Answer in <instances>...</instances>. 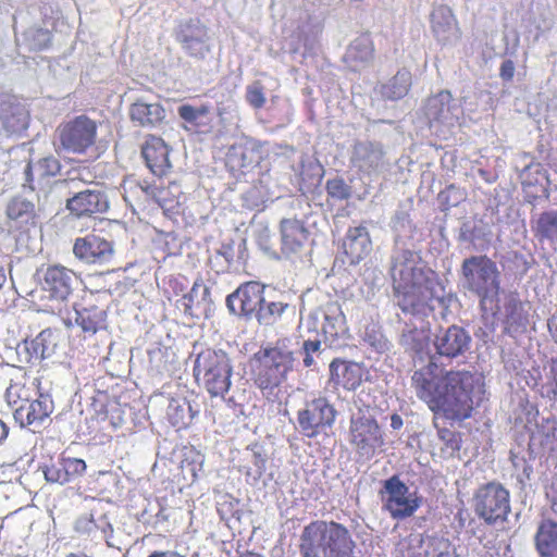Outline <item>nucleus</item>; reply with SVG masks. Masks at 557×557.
<instances>
[{
    "mask_svg": "<svg viewBox=\"0 0 557 557\" xmlns=\"http://www.w3.org/2000/svg\"><path fill=\"white\" fill-rule=\"evenodd\" d=\"M411 383L417 397L434 416L433 424L444 445L442 450L454 457L462 446L461 433L438 425L437 419L460 423L472 418L484 393V382L469 370L441 369L431 360L413 372Z\"/></svg>",
    "mask_w": 557,
    "mask_h": 557,
    "instance_id": "obj_1",
    "label": "nucleus"
},
{
    "mask_svg": "<svg viewBox=\"0 0 557 557\" xmlns=\"http://www.w3.org/2000/svg\"><path fill=\"white\" fill-rule=\"evenodd\" d=\"M444 290L437 274L412 262H403L393 274V294L397 307L405 314L426 319L435 311L434 302L442 304L438 290Z\"/></svg>",
    "mask_w": 557,
    "mask_h": 557,
    "instance_id": "obj_2",
    "label": "nucleus"
},
{
    "mask_svg": "<svg viewBox=\"0 0 557 557\" xmlns=\"http://www.w3.org/2000/svg\"><path fill=\"white\" fill-rule=\"evenodd\" d=\"M294 361V352L287 338H278L273 344L261 346L251 356V380L268 401L281 400L282 385L293 370Z\"/></svg>",
    "mask_w": 557,
    "mask_h": 557,
    "instance_id": "obj_3",
    "label": "nucleus"
},
{
    "mask_svg": "<svg viewBox=\"0 0 557 557\" xmlns=\"http://www.w3.org/2000/svg\"><path fill=\"white\" fill-rule=\"evenodd\" d=\"M298 548L301 557H355L356 542L345 524L317 519L304 527Z\"/></svg>",
    "mask_w": 557,
    "mask_h": 557,
    "instance_id": "obj_4",
    "label": "nucleus"
},
{
    "mask_svg": "<svg viewBox=\"0 0 557 557\" xmlns=\"http://www.w3.org/2000/svg\"><path fill=\"white\" fill-rule=\"evenodd\" d=\"M5 398L13 409L15 422L22 428H32L34 432L50 421L54 410L52 397L40 392V383L35 379L13 381L5 391Z\"/></svg>",
    "mask_w": 557,
    "mask_h": 557,
    "instance_id": "obj_5",
    "label": "nucleus"
},
{
    "mask_svg": "<svg viewBox=\"0 0 557 557\" xmlns=\"http://www.w3.org/2000/svg\"><path fill=\"white\" fill-rule=\"evenodd\" d=\"M193 372L197 384L211 397H224L230 391L233 367L223 350L202 349L195 359Z\"/></svg>",
    "mask_w": 557,
    "mask_h": 557,
    "instance_id": "obj_6",
    "label": "nucleus"
},
{
    "mask_svg": "<svg viewBox=\"0 0 557 557\" xmlns=\"http://www.w3.org/2000/svg\"><path fill=\"white\" fill-rule=\"evenodd\" d=\"M465 288L476 295L484 305L495 300L500 289V273L495 261L486 255L466 258L460 268Z\"/></svg>",
    "mask_w": 557,
    "mask_h": 557,
    "instance_id": "obj_7",
    "label": "nucleus"
},
{
    "mask_svg": "<svg viewBox=\"0 0 557 557\" xmlns=\"http://www.w3.org/2000/svg\"><path fill=\"white\" fill-rule=\"evenodd\" d=\"M475 515L488 525L504 523L510 513V493L499 482L485 483L473 495Z\"/></svg>",
    "mask_w": 557,
    "mask_h": 557,
    "instance_id": "obj_8",
    "label": "nucleus"
},
{
    "mask_svg": "<svg viewBox=\"0 0 557 557\" xmlns=\"http://www.w3.org/2000/svg\"><path fill=\"white\" fill-rule=\"evenodd\" d=\"M383 509L394 520H405L412 517L422 505V497L400 480L397 474L383 482L379 492Z\"/></svg>",
    "mask_w": 557,
    "mask_h": 557,
    "instance_id": "obj_9",
    "label": "nucleus"
},
{
    "mask_svg": "<svg viewBox=\"0 0 557 557\" xmlns=\"http://www.w3.org/2000/svg\"><path fill=\"white\" fill-rule=\"evenodd\" d=\"M57 133L65 151L85 154L96 144L98 125L87 115H78L60 124Z\"/></svg>",
    "mask_w": 557,
    "mask_h": 557,
    "instance_id": "obj_10",
    "label": "nucleus"
},
{
    "mask_svg": "<svg viewBox=\"0 0 557 557\" xmlns=\"http://www.w3.org/2000/svg\"><path fill=\"white\" fill-rule=\"evenodd\" d=\"M337 411L325 396H319L306 404L297 413V420L302 434L309 438L317 437L326 428H331Z\"/></svg>",
    "mask_w": 557,
    "mask_h": 557,
    "instance_id": "obj_11",
    "label": "nucleus"
},
{
    "mask_svg": "<svg viewBox=\"0 0 557 557\" xmlns=\"http://www.w3.org/2000/svg\"><path fill=\"white\" fill-rule=\"evenodd\" d=\"M349 442L361 456L372 457L377 447L384 444L381 428L371 416H358L350 419Z\"/></svg>",
    "mask_w": 557,
    "mask_h": 557,
    "instance_id": "obj_12",
    "label": "nucleus"
},
{
    "mask_svg": "<svg viewBox=\"0 0 557 557\" xmlns=\"http://www.w3.org/2000/svg\"><path fill=\"white\" fill-rule=\"evenodd\" d=\"M73 253L77 259L88 264H103L111 261L114 248L111 242L91 233L75 239Z\"/></svg>",
    "mask_w": 557,
    "mask_h": 557,
    "instance_id": "obj_13",
    "label": "nucleus"
},
{
    "mask_svg": "<svg viewBox=\"0 0 557 557\" xmlns=\"http://www.w3.org/2000/svg\"><path fill=\"white\" fill-rule=\"evenodd\" d=\"M264 286L258 282H246L242 284L234 293L227 296L226 305L235 314L245 317L257 315L259 308L263 304Z\"/></svg>",
    "mask_w": 557,
    "mask_h": 557,
    "instance_id": "obj_14",
    "label": "nucleus"
},
{
    "mask_svg": "<svg viewBox=\"0 0 557 557\" xmlns=\"http://www.w3.org/2000/svg\"><path fill=\"white\" fill-rule=\"evenodd\" d=\"M29 111L10 94H0V121L4 132L9 135H20L28 128Z\"/></svg>",
    "mask_w": 557,
    "mask_h": 557,
    "instance_id": "obj_15",
    "label": "nucleus"
},
{
    "mask_svg": "<svg viewBox=\"0 0 557 557\" xmlns=\"http://www.w3.org/2000/svg\"><path fill=\"white\" fill-rule=\"evenodd\" d=\"M66 209L76 218L92 216L107 212L109 200L101 190L86 189L69 198Z\"/></svg>",
    "mask_w": 557,
    "mask_h": 557,
    "instance_id": "obj_16",
    "label": "nucleus"
},
{
    "mask_svg": "<svg viewBox=\"0 0 557 557\" xmlns=\"http://www.w3.org/2000/svg\"><path fill=\"white\" fill-rule=\"evenodd\" d=\"M75 273L63 265H49L44 272L41 286L51 299L64 301L72 294Z\"/></svg>",
    "mask_w": 557,
    "mask_h": 557,
    "instance_id": "obj_17",
    "label": "nucleus"
},
{
    "mask_svg": "<svg viewBox=\"0 0 557 557\" xmlns=\"http://www.w3.org/2000/svg\"><path fill=\"white\" fill-rule=\"evenodd\" d=\"M141 156L148 169L154 175L162 177L171 168L170 147L159 136L148 135L141 146Z\"/></svg>",
    "mask_w": 557,
    "mask_h": 557,
    "instance_id": "obj_18",
    "label": "nucleus"
},
{
    "mask_svg": "<svg viewBox=\"0 0 557 557\" xmlns=\"http://www.w3.org/2000/svg\"><path fill=\"white\" fill-rule=\"evenodd\" d=\"M470 343V335L463 327L457 325L441 331L434 338L436 352L449 359L463 355L469 349Z\"/></svg>",
    "mask_w": 557,
    "mask_h": 557,
    "instance_id": "obj_19",
    "label": "nucleus"
},
{
    "mask_svg": "<svg viewBox=\"0 0 557 557\" xmlns=\"http://www.w3.org/2000/svg\"><path fill=\"white\" fill-rule=\"evenodd\" d=\"M75 322L83 332L96 334L104 326L107 313L99 307L92 296L83 297L74 304Z\"/></svg>",
    "mask_w": 557,
    "mask_h": 557,
    "instance_id": "obj_20",
    "label": "nucleus"
},
{
    "mask_svg": "<svg viewBox=\"0 0 557 557\" xmlns=\"http://www.w3.org/2000/svg\"><path fill=\"white\" fill-rule=\"evenodd\" d=\"M281 249L284 255L300 251L309 239V230L297 219H283L280 223Z\"/></svg>",
    "mask_w": 557,
    "mask_h": 557,
    "instance_id": "obj_21",
    "label": "nucleus"
},
{
    "mask_svg": "<svg viewBox=\"0 0 557 557\" xmlns=\"http://www.w3.org/2000/svg\"><path fill=\"white\" fill-rule=\"evenodd\" d=\"M330 380L336 386L355 391L362 383V368L360 363L335 358L330 363Z\"/></svg>",
    "mask_w": 557,
    "mask_h": 557,
    "instance_id": "obj_22",
    "label": "nucleus"
},
{
    "mask_svg": "<svg viewBox=\"0 0 557 557\" xmlns=\"http://www.w3.org/2000/svg\"><path fill=\"white\" fill-rule=\"evenodd\" d=\"M323 321L321 332L325 342L333 344L347 331L346 318L338 302H327L321 310Z\"/></svg>",
    "mask_w": 557,
    "mask_h": 557,
    "instance_id": "obj_23",
    "label": "nucleus"
},
{
    "mask_svg": "<svg viewBox=\"0 0 557 557\" xmlns=\"http://www.w3.org/2000/svg\"><path fill=\"white\" fill-rule=\"evenodd\" d=\"M128 113L133 123L146 128L160 126L166 116L165 109L161 103H148L144 100H136L132 103Z\"/></svg>",
    "mask_w": 557,
    "mask_h": 557,
    "instance_id": "obj_24",
    "label": "nucleus"
},
{
    "mask_svg": "<svg viewBox=\"0 0 557 557\" xmlns=\"http://www.w3.org/2000/svg\"><path fill=\"white\" fill-rule=\"evenodd\" d=\"M7 216L21 231H29L38 222L35 205L22 197L12 198L7 206Z\"/></svg>",
    "mask_w": 557,
    "mask_h": 557,
    "instance_id": "obj_25",
    "label": "nucleus"
},
{
    "mask_svg": "<svg viewBox=\"0 0 557 557\" xmlns=\"http://www.w3.org/2000/svg\"><path fill=\"white\" fill-rule=\"evenodd\" d=\"M372 243L364 226L349 227L344 242V251L350 263L363 260L371 251Z\"/></svg>",
    "mask_w": 557,
    "mask_h": 557,
    "instance_id": "obj_26",
    "label": "nucleus"
},
{
    "mask_svg": "<svg viewBox=\"0 0 557 557\" xmlns=\"http://www.w3.org/2000/svg\"><path fill=\"white\" fill-rule=\"evenodd\" d=\"M374 42L369 34H362L348 46L344 55V62L357 70L359 66L370 63L374 59Z\"/></svg>",
    "mask_w": 557,
    "mask_h": 557,
    "instance_id": "obj_27",
    "label": "nucleus"
},
{
    "mask_svg": "<svg viewBox=\"0 0 557 557\" xmlns=\"http://www.w3.org/2000/svg\"><path fill=\"white\" fill-rule=\"evenodd\" d=\"M177 40L184 50L193 58L205 59L206 54L210 51L205 28H193L188 25L186 29H183L177 35Z\"/></svg>",
    "mask_w": 557,
    "mask_h": 557,
    "instance_id": "obj_28",
    "label": "nucleus"
},
{
    "mask_svg": "<svg viewBox=\"0 0 557 557\" xmlns=\"http://www.w3.org/2000/svg\"><path fill=\"white\" fill-rule=\"evenodd\" d=\"M536 552L541 557H557V522L544 519L534 536Z\"/></svg>",
    "mask_w": 557,
    "mask_h": 557,
    "instance_id": "obj_29",
    "label": "nucleus"
},
{
    "mask_svg": "<svg viewBox=\"0 0 557 557\" xmlns=\"http://www.w3.org/2000/svg\"><path fill=\"white\" fill-rule=\"evenodd\" d=\"M382 159V150L368 143L355 147L351 162L360 172L370 175L380 168Z\"/></svg>",
    "mask_w": 557,
    "mask_h": 557,
    "instance_id": "obj_30",
    "label": "nucleus"
},
{
    "mask_svg": "<svg viewBox=\"0 0 557 557\" xmlns=\"http://www.w3.org/2000/svg\"><path fill=\"white\" fill-rule=\"evenodd\" d=\"M532 232L540 243L557 244V210L540 213L532 222Z\"/></svg>",
    "mask_w": 557,
    "mask_h": 557,
    "instance_id": "obj_31",
    "label": "nucleus"
},
{
    "mask_svg": "<svg viewBox=\"0 0 557 557\" xmlns=\"http://www.w3.org/2000/svg\"><path fill=\"white\" fill-rule=\"evenodd\" d=\"M412 77L410 71L401 69L381 87V95L386 100H399L410 90Z\"/></svg>",
    "mask_w": 557,
    "mask_h": 557,
    "instance_id": "obj_32",
    "label": "nucleus"
},
{
    "mask_svg": "<svg viewBox=\"0 0 557 557\" xmlns=\"http://www.w3.org/2000/svg\"><path fill=\"white\" fill-rule=\"evenodd\" d=\"M123 198L126 202L133 205L150 200L148 188H152L147 182H139L134 178H125L121 185Z\"/></svg>",
    "mask_w": 557,
    "mask_h": 557,
    "instance_id": "obj_33",
    "label": "nucleus"
},
{
    "mask_svg": "<svg viewBox=\"0 0 557 557\" xmlns=\"http://www.w3.org/2000/svg\"><path fill=\"white\" fill-rule=\"evenodd\" d=\"M177 112L182 120L195 127L206 126L210 123L209 114L211 107L209 104H201L199 107L183 104L178 107Z\"/></svg>",
    "mask_w": 557,
    "mask_h": 557,
    "instance_id": "obj_34",
    "label": "nucleus"
},
{
    "mask_svg": "<svg viewBox=\"0 0 557 557\" xmlns=\"http://www.w3.org/2000/svg\"><path fill=\"white\" fill-rule=\"evenodd\" d=\"M431 24L433 34L443 42L449 39V35L455 26L453 15L445 10L434 12L431 16Z\"/></svg>",
    "mask_w": 557,
    "mask_h": 557,
    "instance_id": "obj_35",
    "label": "nucleus"
},
{
    "mask_svg": "<svg viewBox=\"0 0 557 557\" xmlns=\"http://www.w3.org/2000/svg\"><path fill=\"white\" fill-rule=\"evenodd\" d=\"M59 335L51 329L41 331L33 342V348L40 358L50 357L58 345Z\"/></svg>",
    "mask_w": 557,
    "mask_h": 557,
    "instance_id": "obj_36",
    "label": "nucleus"
},
{
    "mask_svg": "<svg viewBox=\"0 0 557 557\" xmlns=\"http://www.w3.org/2000/svg\"><path fill=\"white\" fill-rule=\"evenodd\" d=\"M172 188L177 189L174 184L168 186H152L148 188L150 193V200L158 203L164 210H173L178 205V197L172 191Z\"/></svg>",
    "mask_w": 557,
    "mask_h": 557,
    "instance_id": "obj_37",
    "label": "nucleus"
},
{
    "mask_svg": "<svg viewBox=\"0 0 557 557\" xmlns=\"http://www.w3.org/2000/svg\"><path fill=\"white\" fill-rule=\"evenodd\" d=\"M162 293L169 301L178 299L188 289V280L182 275H169L162 281Z\"/></svg>",
    "mask_w": 557,
    "mask_h": 557,
    "instance_id": "obj_38",
    "label": "nucleus"
},
{
    "mask_svg": "<svg viewBox=\"0 0 557 557\" xmlns=\"http://www.w3.org/2000/svg\"><path fill=\"white\" fill-rule=\"evenodd\" d=\"M286 308L287 305L281 301H271L268 304L263 301L258 310L256 318L260 324L271 325L281 318Z\"/></svg>",
    "mask_w": 557,
    "mask_h": 557,
    "instance_id": "obj_39",
    "label": "nucleus"
},
{
    "mask_svg": "<svg viewBox=\"0 0 557 557\" xmlns=\"http://www.w3.org/2000/svg\"><path fill=\"white\" fill-rule=\"evenodd\" d=\"M465 198V193L455 184L448 185L437 195V201L442 211H448L450 208L458 206Z\"/></svg>",
    "mask_w": 557,
    "mask_h": 557,
    "instance_id": "obj_40",
    "label": "nucleus"
},
{
    "mask_svg": "<svg viewBox=\"0 0 557 557\" xmlns=\"http://www.w3.org/2000/svg\"><path fill=\"white\" fill-rule=\"evenodd\" d=\"M60 171L61 163L52 156L41 158L37 163H35L37 181H46L54 177L60 173Z\"/></svg>",
    "mask_w": 557,
    "mask_h": 557,
    "instance_id": "obj_41",
    "label": "nucleus"
},
{
    "mask_svg": "<svg viewBox=\"0 0 557 557\" xmlns=\"http://www.w3.org/2000/svg\"><path fill=\"white\" fill-rule=\"evenodd\" d=\"M245 97L249 106L256 110L263 108L267 101L264 87L260 82H255L253 84L248 85Z\"/></svg>",
    "mask_w": 557,
    "mask_h": 557,
    "instance_id": "obj_42",
    "label": "nucleus"
},
{
    "mask_svg": "<svg viewBox=\"0 0 557 557\" xmlns=\"http://www.w3.org/2000/svg\"><path fill=\"white\" fill-rule=\"evenodd\" d=\"M325 189L331 198L337 200L348 199L350 196V187L343 178H332L326 182Z\"/></svg>",
    "mask_w": 557,
    "mask_h": 557,
    "instance_id": "obj_43",
    "label": "nucleus"
},
{
    "mask_svg": "<svg viewBox=\"0 0 557 557\" xmlns=\"http://www.w3.org/2000/svg\"><path fill=\"white\" fill-rule=\"evenodd\" d=\"M527 314H524L520 305H513L507 315L506 329L510 333H516L523 329L527 324Z\"/></svg>",
    "mask_w": 557,
    "mask_h": 557,
    "instance_id": "obj_44",
    "label": "nucleus"
},
{
    "mask_svg": "<svg viewBox=\"0 0 557 557\" xmlns=\"http://www.w3.org/2000/svg\"><path fill=\"white\" fill-rule=\"evenodd\" d=\"M65 474L69 476V482L83 475L86 471V462L79 458L64 457L61 458Z\"/></svg>",
    "mask_w": 557,
    "mask_h": 557,
    "instance_id": "obj_45",
    "label": "nucleus"
},
{
    "mask_svg": "<svg viewBox=\"0 0 557 557\" xmlns=\"http://www.w3.org/2000/svg\"><path fill=\"white\" fill-rule=\"evenodd\" d=\"M544 387L546 388L547 397L557 403V357L548 361V372Z\"/></svg>",
    "mask_w": 557,
    "mask_h": 557,
    "instance_id": "obj_46",
    "label": "nucleus"
},
{
    "mask_svg": "<svg viewBox=\"0 0 557 557\" xmlns=\"http://www.w3.org/2000/svg\"><path fill=\"white\" fill-rule=\"evenodd\" d=\"M45 479L50 483L65 484L69 483V476L65 474L62 460L59 463L46 466L44 469Z\"/></svg>",
    "mask_w": 557,
    "mask_h": 557,
    "instance_id": "obj_47",
    "label": "nucleus"
},
{
    "mask_svg": "<svg viewBox=\"0 0 557 557\" xmlns=\"http://www.w3.org/2000/svg\"><path fill=\"white\" fill-rule=\"evenodd\" d=\"M364 339L379 351L385 350L387 347L386 339L374 326L367 330Z\"/></svg>",
    "mask_w": 557,
    "mask_h": 557,
    "instance_id": "obj_48",
    "label": "nucleus"
},
{
    "mask_svg": "<svg viewBox=\"0 0 557 557\" xmlns=\"http://www.w3.org/2000/svg\"><path fill=\"white\" fill-rule=\"evenodd\" d=\"M196 289V285H194L190 290H186L178 299L175 300L178 309H182L186 315L194 317L195 313L193 311L194 306V295L193 293Z\"/></svg>",
    "mask_w": 557,
    "mask_h": 557,
    "instance_id": "obj_49",
    "label": "nucleus"
},
{
    "mask_svg": "<svg viewBox=\"0 0 557 557\" xmlns=\"http://www.w3.org/2000/svg\"><path fill=\"white\" fill-rule=\"evenodd\" d=\"M515 63L511 60H505L500 64L499 76L505 82H510L515 75Z\"/></svg>",
    "mask_w": 557,
    "mask_h": 557,
    "instance_id": "obj_50",
    "label": "nucleus"
},
{
    "mask_svg": "<svg viewBox=\"0 0 557 557\" xmlns=\"http://www.w3.org/2000/svg\"><path fill=\"white\" fill-rule=\"evenodd\" d=\"M25 183L24 186H27L30 190H35L34 183L37 180L35 172V164L30 162L26 164L24 170Z\"/></svg>",
    "mask_w": 557,
    "mask_h": 557,
    "instance_id": "obj_51",
    "label": "nucleus"
},
{
    "mask_svg": "<svg viewBox=\"0 0 557 557\" xmlns=\"http://www.w3.org/2000/svg\"><path fill=\"white\" fill-rule=\"evenodd\" d=\"M550 502V509L557 516V481L552 482L547 492Z\"/></svg>",
    "mask_w": 557,
    "mask_h": 557,
    "instance_id": "obj_52",
    "label": "nucleus"
},
{
    "mask_svg": "<svg viewBox=\"0 0 557 557\" xmlns=\"http://www.w3.org/2000/svg\"><path fill=\"white\" fill-rule=\"evenodd\" d=\"M321 343L320 341H305L302 345V349L305 355H312L320 349Z\"/></svg>",
    "mask_w": 557,
    "mask_h": 557,
    "instance_id": "obj_53",
    "label": "nucleus"
},
{
    "mask_svg": "<svg viewBox=\"0 0 557 557\" xmlns=\"http://www.w3.org/2000/svg\"><path fill=\"white\" fill-rule=\"evenodd\" d=\"M451 98V94L448 90H442L436 96L429 98L428 104L429 107H435L437 101H442L444 99L449 100Z\"/></svg>",
    "mask_w": 557,
    "mask_h": 557,
    "instance_id": "obj_54",
    "label": "nucleus"
},
{
    "mask_svg": "<svg viewBox=\"0 0 557 557\" xmlns=\"http://www.w3.org/2000/svg\"><path fill=\"white\" fill-rule=\"evenodd\" d=\"M548 330L555 342L557 343V312L548 320Z\"/></svg>",
    "mask_w": 557,
    "mask_h": 557,
    "instance_id": "obj_55",
    "label": "nucleus"
},
{
    "mask_svg": "<svg viewBox=\"0 0 557 557\" xmlns=\"http://www.w3.org/2000/svg\"><path fill=\"white\" fill-rule=\"evenodd\" d=\"M148 557H185L176 552H153Z\"/></svg>",
    "mask_w": 557,
    "mask_h": 557,
    "instance_id": "obj_56",
    "label": "nucleus"
},
{
    "mask_svg": "<svg viewBox=\"0 0 557 557\" xmlns=\"http://www.w3.org/2000/svg\"><path fill=\"white\" fill-rule=\"evenodd\" d=\"M10 428L0 419V445L8 438Z\"/></svg>",
    "mask_w": 557,
    "mask_h": 557,
    "instance_id": "obj_57",
    "label": "nucleus"
},
{
    "mask_svg": "<svg viewBox=\"0 0 557 557\" xmlns=\"http://www.w3.org/2000/svg\"><path fill=\"white\" fill-rule=\"evenodd\" d=\"M391 426L394 429V430H398L403 426V419L399 414L397 413H394L392 414L391 417Z\"/></svg>",
    "mask_w": 557,
    "mask_h": 557,
    "instance_id": "obj_58",
    "label": "nucleus"
},
{
    "mask_svg": "<svg viewBox=\"0 0 557 557\" xmlns=\"http://www.w3.org/2000/svg\"><path fill=\"white\" fill-rule=\"evenodd\" d=\"M304 364L306 367H311L313 364L312 355H305V357H304Z\"/></svg>",
    "mask_w": 557,
    "mask_h": 557,
    "instance_id": "obj_59",
    "label": "nucleus"
},
{
    "mask_svg": "<svg viewBox=\"0 0 557 557\" xmlns=\"http://www.w3.org/2000/svg\"><path fill=\"white\" fill-rule=\"evenodd\" d=\"M239 557H262V556H260L259 554H256V553L247 552V553L240 555Z\"/></svg>",
    "mask_w": 557,
    "mask_h": 557,
    "instance_id": "obj_60",
    "label": "nucleus"
},
{
    "mask_svg": "<svg viewBox=\"0 0 557 557\" xmlns=\"http://www.w3.org/2000/svg\"><path fill=\"white\" fill-rule=\"evenodd\" d=\"M66 557H89V556H87V555H85L83 553H78V554L77 553H71Z\"/></svg>",
    "mask_w": 557,
    "mask_h": 557,
    "instance_id": "obj_61",
    "label": "nucleus"
},
{
    "mask_svg": "<svg viewBox=\"0 0 557 557\" xmlns=\"http://www.w3.org/2000/svg\"><path fill=\"white\" fill-rule=\"evenodd\" d=\"M443 107H444V103H441V108L434 112L433 114L436 116V115H440L442 112H443Z\"/></svg>",
    "mask_w": 557,
    "mask_h": 557,
    "instance_id": "obj_62",
    "label": "nucleus"
}]
</instances>
